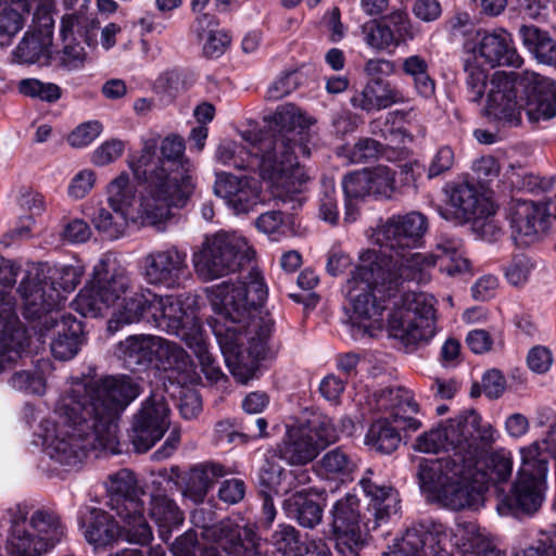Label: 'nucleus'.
Masks as SVG:
<instances>
[{
	"instance_id": "37",
	"label": "nucleus",
	"mask_w": 556,
	"mask_h": 556,
	"mask_svg": "<svg viewBox=\"0 0 556 556\" xmlns=\"http://www.w3.org/2000/svg\"><path fill=\"white\" fill-rule=\"evenodd\" d=\"M53 22L51 16L48 14L43 16V28L39 31L31 34L26 33L15 50L13 56L17 63L34 64L39 63L40 65L50 64L51 59V43L52 36L50 27Z\"/></svg>"
},
{
	"instance_id": "61",
	"label": "nucleus",
	"mask_w": 556,
	"mask_h": 556,
	"mask_svg": "<svg viewBox=\"0 0 556 556\" xmlns=\"http://www.w3.org/2000/svg\"><path fill=\"white\" fill-rule=\"evenodd\" d=\"M254 226L260 232L271 237L274 240L286 235L288 229L285 215L280 211H267L262 213L254 220Z\"/></svg>"
},
{
	"instance_id": "38",
	"label": "nucleus",
	"mask_w": 556,
	"mask_h": 556,
	"mask_svg": "<svg viewBox=\"0 0 556 556\" xmlns=\"http://www.w3.org/2000/svg\"><path fill=\"white\" fill-rule=\"evenodd\" d=\"M28 345L27 330L16 314L10 318L0 316V374L16 363Z\"/></svg>"
},
{
	"instance_id": "52",
	"label": "nucleus",
	"mask_w": 556,
	"mask_h": 556,
	"mask_svg": "<svg viewBox=\"0 0 556 556\" xmlns=\"http://www.w3.org/2000/svg\"><path fill=\"white\" fill-rule=\"evenodd\" d=\"M135 198V190L129 178L123 174L115 178L108 187V204L110 208L127 212Z\"/></svg>"
},
{
	"instance_id": "15",
	"label": "nucleus",
	"mask_w": 556,
	"mask_h": 556,
	"mask_svg": "<svg viewBox=\"0 0 556 556\" xmlns=\"http://www.w3.org/2000/svg\"><path fill=\"white\" fill-rule=\"evenodd\" d=\"M243 138L250 141L249 148L229 139L220 141L215 150V160L224 166L258 172L264 180L270 182L273 195L282 203H290L293 208L290 185L281 174L283 167H277V160L273 155L258 151V136L254 135L251 138L243 135Z\"/></svg>"
},
{
	"instance_id": "29",
	"label": "nucleus",
	"mask_w": 556,
	"mask_h": 556,
	"mask_svg": "<svg viewBox=\"0 0 556 556\" xmlns=\"http://www.w3.org/2000/svg\"><path fill=\"white\" fill-rule=\"evenodd\" d=\"M174 336L184 341L193 352L200 363L201 370L207 380L218 382L226 378L216 361V357L210 350L203 327L192 311L188 317H185V321Z\"/></svg>"
},
{
	"instance_id": "8",
	"label": "nucleus",
	"mask_w": 556,
	"mask_h": 556,
	"mask_svg": "<svg viewBox=\"0 0 556 556\" xmlns=\"http://www.w3.org/2000/svg\"><path fill=\"white\" fill-rule=\"evenodd\" d=\"M475 457L466 458L463 452H455L440 458H420L416 477L422 492L429 493L442 505L453 510L476 508L484 475L476 472V485H469Z\"/></svg>"
},
{
	"instance_id": "43",
	"label": "nucleus",
	"mask_w": 556,
	"mask_h": 556,
	"mask_svg": "<svg viewBox=\"0 0 556 556\" xmlns=\"http://www.w3.org/2000/svg\"><path fill=\"white\" fill-rule=\"evenodd\" d=\"M201 556H262L253 539L242 538L237 526L228 531L218 545H203Z\"/></svg>"
},
{
	"instance_id": "19",
	"label": "nucleus",
	"mask_w": 556,
	"mask_h": 556,
	"mask_svg": "<svg viewBox=\"0 0 556 556\" xmlns=\"http://www.w3.org/2000/svg\"><path fill=\"white\" fill-rule=\"evenodd\" d=\"M139 270L148 286L165 290L184 288L190 278L187 252L175 244L148 251L140 260Z\"/></svg>"
},
{
	"instance_id": "41",
	"label": "nucleus",
	"mask_w": 556,
	"mask_h": 556,
	"mask_svg": "<svg viewBox=\"0 0 556 556\" xmlns=\"http://www.w3.org/2000/svg\"><path fill=\"white\" fill-rule=\"evenodd\" d=\"M453 540L459 556H500V552L479 532L475 523L457 525Z\"/></svg>"
},
{
	"instance_id": "13",
	"label": "nucleus",
	"mask_w": 556,
	"mask_h": 556,
	"mask_svg": "<svg viewBox=\"0 0 556 556\" xmlns=\"http://www.w3.org/2000/svg\"><path fill=\"white\" fill-rule=\"evenodd\" d=\"M255 255L245 238L235 232L218 231L207 236L192 263L203 281H212L235 273L249 264Z\"/></svg>"
},
{
	"instance_id": "11",
	"label": "nucleus",
	"mask_w": 556,
	"mask_h": 556,
	"mask_svg": "<svg viewBox=\"0 0 556 556\" xmlns=\"http://www.w3.org/2000/svg\"><path fill=\"white\" fill-rule=\"evenodd\" d=\"M108 505L122 521V534L129 543L146 545L153 533L144 516L146 491L136 475L129 469H121L109 477Z\"/></svg>"
},
{
	"instance_id": "62",
	"label": "nucleus",
	"mask_w": 556,
	"mask_h": 556,
	"mask_svg": "<svg viewBox=\"0 0 556 556\" xmlns=\"http://www.w3.org/2000/svg\"><path fill=\"white\" fill-rule=\"evenodd\" d=\"M271 544L275 546L276 551L286 556L294 552H300L304 547L300 545L298 531L294 527L289 525L279 526L271 534Z\"/></svg>"
},
{
	"instance_id": "5",
	"label": "nucleus",
	"mask_w": 556,
	"mask_h": 556,
	"mask_svg": "<svg viewBox=\"0 0 556 556\" xmlns=\"http://www.w3.org/2000/svg\"><path fill=\"white\" fill-rule=\"evenodd\" d=\"M525 111L539 123L556 116V84L534 72H495L490 80L485 113L490 118L517 126Z\"/></svg>"
},
{
	"instance_id": "33",
	"label": "nucleus",
	"mask_w": 556,
	"mask_h": 556,
	"mask_svg": "<svg viewBox=\"0 0 556 556\" xmlns=\"http://www.w3.org/2000/svg\"><path fill=\"white\" fill-rule=\"evenodd\" d=\"M155 334H130L117 342L113 354L124 366L131 371H142L154 363Z\"/></svg>"
},
{
	"instance_id": "34",
	"label": "nucleus",
	"mask_w": 556,
	"mask_h": 556,
	"mask_svg": "<svg viewBox=\"0 0 556 556\" xmlns=\"http://www.w3.org/2000/svg\"><path fill=\"white\" fill-rule=\"evenodd\" d=\"M231 471L220 463L203 462L192 466L182 477L184 495L202 503L216 481Z\"/></svg>"
},
{
	"instance_id": "32",
	"label": "nucleus",
	"mask_w": 556,
	"mask_h": 556,
	"mask_svg": "<svg viewBox=\"0 0 556 556\" xmlns=\"http://www.w3.org/2000/svg\"><path fill=\"white\" fill-rule=\"evenodd\" d=\"M350 102L354 109L372 113L395 104H404L408 102V98L403 90L388 80H368L362 90L354 92Z\"/></svg>"
},
{
	"instance_id": "64",
	"label": "nucleus",
	"mask_w": 556,
	"mask_h": 556,
	"mask_svg": "<svg viewBox=\"0 0 556 556\" xmlns=\"http://www.w3.org/2000/svg\"><path fill=\"white\" fill-rule=\"evenodd\" d=\"M287 472L288 470L279 464L267 462L261 469L260 482L275 494H286Z\"/></svg>"
},
{
	"instance_id": "17",
	"label": "nucleus",
	"mask_w": 556,
	"mask_h": 556,
	"mask_svg": "<svg viewBox=\"0 0 556 556\" xmlns=\"http://www.w3.org/2000/svg\"><path fill=\"white\" fill-rule=\"evenodd\" d=\"M49 280L23 278L18 292L24 301V317L41 319L45 313L60 312L64 300L61 292H72L80 282L83 270L79 266L66 265L49 270Z\"/></svg>"
},
{
	"instance_id": "50",
	"label": "nucleus",
	"mask_w": 556,
	"mask_h": 556,
	"mask_svg": "<svg viewBox=\"0 0 556 556\" xmlns=\"http://www.w3.org/2000/svg\"><path fill=\"white\" fill-rule=\"evenodd\" d=\"M20 274V267L0 255V316L10 318L15 313V300L8 288H12Z\"/></svg>"
},
{
	"instance_id": "2",
	"label": "nucleus",
	"mask_w": 556,
	"mask_h": 556,
	"mask_svg": "<svg viewBox=\"0 0 556 556\" xmlns=\"http://www.w3.org/2000/svg\"><path fill=\"white\" fill-rule=\"evenodd\" d=\"M248 281H223L207 289L210 302L218 317L212 325L225 364L241 383L252 379L264 358L274 323L257 317L267 298V287L256 269Z\"/></svg>"
},
{
	"instance_id": "25",
	"label": "nucleus",
	"mask_w": 556,
	"mask_h": 556,
	"mask_svg": "<svg viewBox=\"0 0 556 556\" xmlns=\"http://www.w3.org/2000/svg\"><path fill=\"white\" fill-rule=\"evenodd\" d=\"M331 515L338 552L343 555H356L363 543L358 498L353 494H346L334 503Z\"/></svg>"
},
{
	"instance_id": "24",
	"label": "nucleus",
	"mask_w": 556,
	"mask_h": 556,
	"mask_svg": "<svg viewBox=\"0 0 556 556\" xmlns=\"http://www.w3.org/2000/svg\"><path fill=\"white\" fill-rule=\"evenodd\" d=\"M450 534L442 525L424 523L408 528L383 556H454L446 549Z\"/></svg>"
},
{
	"instance_id": "1",
	"label": "nucleus",
	"mask_w": 556,
	"mask_h": 556,
	"mask_svg": "<svg viewBox=\"0 0 556 556\" xmlns=\"http://www.w3.org/2000/svg\"><path fill=\"white\" fill-rule=\"evenodd\" d=\"M139 393V386L127 376L74 382L58 400L54 417L40 422L46 454L76 467L90 450L119 453L117 416Z\"/></svg>"
},
{
	"instance_id": "12",
	"label": "nucleus",
	"mask_w": 556,
	"mask_h": 556,
	"mask_svg": "<svg viewBox=\"0 0 556 556\" xmlns=\"http://www.w3.org/2000/svg\"><path fill=\"white\" fill-rule=\"evenodd\" d=\"M400 298L393 302L389 318V334L404 346H416L428 342L435 333V300L425 292L397 291Z\"/></svg>"
},
{
	"instance_id": "63",
	"label": "nucleus",
	"mask_w": 556,
	"mask_h": 556,
	"mask_svg": "<svg viewBox=\"0 0 556 556\" xmlns=\"http://www.w3.org/2000/svg\"><path fill=\"white\" fill-rule=\"evenodd\" d=\"M319 216L331 225H336L339 220L338 201L332 180L323 182L319 198Z\"/></svg>"
},
{
	"instance_id": "42",
	"label": "nucleus",
	"mask_w": 556,
	"mask_h": 556,
	"mask_svg": "<svg viewBox=\"0 0 556 556\" xmlns=\"http://www.w3.org/2000/svg\"><path fill=\"white\" fill-rule=\"evenodd\" d=\"M153 364L164 371L184 374L191 368L192 359L181 345L157 336Z\"/></svg>"
},
{
	"instance_id": "7",
	"label": "nucleus",
	"mask_w": 556,
	"mask_h": 556,
	"mask_svg": "<svg viewBox=\"0 0 556 556\" xmlns=\"http://www.w3.org/2000/svg\"><path fill=\"white\" fill-rule=\"evenodd\" d=\"M274 121L278 127L277 130L258 136L257 148L258 151L273 155L277 160V167H285L281 174L290 185L293 208H296L302 205V193L308 180L304 167L298 161V152L309 156L308 127L314 121L291 103L279 106Z\"/></svg>"
},
{
	"instance_id": "9",
	"label": "nucleus",
	"mask_w": 556,
	"mask_h": 556,
	"mask_svg": "<svg viewBox=\"0 0 556 556\" xmlns=\"http://www.w3.org/2000/svg\"><path fill=\"white\" fill-rule=\"evenodd\" d=\"M370 405L378 412L389 413L388 417L374 421L365 441L372 450L391 454L401 443L400 431H416L421 422L414 417L419 406L413 393L401 387L384 388L372 394Z\"/></svg>"
},
{
	"instance_id": "48",
	"label": "nucleus",
	"mask_w": 556,
	"mask_h": 556,
	"mask_svg": "<svg viewBox=\"0 0 556 556\" xmlns=\"http://www.w3.org/2000/svg\"><path fill=\"white\" fill-rule=\"evenodd\" d=\"M94 228L106 239L123 237L128 226V213L116 208L99 207L91 216Z\"/></svg>"
},
{
	"instance_id": "22",
	"label": "nucleus",
	"mask_w": 556,
	"mask_h": 556,
	"mask_svg": "<svg viewBox=\"0 0 556 556\" xmlns=\"http://www.w3.org/2000/svg\"><path fill=\"white\" fill-rule=\"evenodd\" d=\"M476 39L463 43L464 51L475 61L482 59L491 67H520L523 60L515 48L511 35L504 28L493 31L482 29Z\"/></svg>"
},
{
	"instance_id": "14",
	"label": "nucleus",
	"mask_w": 556,
	"mask_h": 556,
	"mask_svg": "<svg viewBox=\"0 0 556 556\" xmlns=\"http://www.w3.org/2000/svg\"><path fill=\"white\" fill-rule=\"evenodd\" d=\"M338 439L339 432L332 419L324 414H313L305 421L287 426L275 455L290 465L303 466Z\"/></svg>"
},
{
	"instance_id": "36",
	"label": "nucleus",
	"mask_w": 556,
	"mask_h": 556,
	"mask_svg": "<svg viewBox=\"0 0 556 556\" xmlns=\"http://www.w3.org/2000/svg\"><path fill=\"white\" fill-rule=\"evenodd\" d=\"M11 528L7 548L14 556H40L47 553V543L34 534L27 523L26 515L20 508L11 511Z\"/></svg>"
},
{
	"instance_id": "31",
	"label": "nucleus",
	"mask_w": 556,
	"mask_h": 556,
	"mask_svg": "<svg viewBox=\"0 0 556 556\" xmlns=\"http://www.w3.org/2000/svg\"><path fill=\"white\" fill-rule=\"evenodd\" d=\"M545 489L546 481L518 476L510 494L497 504V510L501 515L518 511L533 514L543 503Z\"/></svg>"
},
{
	"instance_id": "58",
	"label": "nucleus",
	"mask_w": 556,
	"mask_h": 556,
	"mask_svg": "<svg viewBox=\"0 0 556 556\" xmlns=\"http://www.w3.org/2000/svg\"><path fill=\"white\" fill-rule=\"evenodd\" d=\"M342 188L348 200H358L370 195L369 169L352 172L342 179Z\"/></svg>"
},
{
	"instance_id": "28",
	"label": "nucleus",
	"mask_w": 556,
	"mask_h": 556,
	"mask_svg": "<svg viewBox=\"0 0 556 556\" xmlns=\"http://www.w3.org/2000/svg\"><path fill=\"white\" fill-rule=\"evenodd\" d=\"M359 485L369 500L368 516H364L363 527L366 532L375 531L382 521L399 511V493L391 484L379 483L369 477H363Z\"/></svg>"
},
{
	"instance_id": "23",
	"label": "nucleus",
	"mask_w": 556,
	"mask_h": 556,
	"mask_svg": "<svg viewBox=\"0 0 556 556\" xmlns=\"http://www.w3.org/2000/svg\"><path fill=\"white\" fill-rule=\"evenodd\" d=\"M39 321L40 336L52 331L50 343L52 355L60 361H70L75 357L86 343V336L81 321L61 312L45 313Z\"/></svg>"
},
{
	"instance_id": "26",
	"label": "nucleus",
	"mask_w": 556,
	"mask_h": 556,
	"mask_svg": "<svg viewBox=\"0 0 556 556\" xmlns=\"http://www.w3.org/2000/svg\"><path fill=\"white\" fill-rule=\"evenodd\" d=\"M214 193L222 198L236 214H248L261 202V187L256 179L237 177L228 173L216 174Z\"/></svg>"
},
{
	"instance_id": "16",
	"label": "nucleus",
	"mask_w": 556,
	"mask_h": 556,
	"mask_svg": "<svg viewBox=\"0 0 556 556\" xmlns=\"http://www.w3.org/2000/svg\"><path fill=\"white\" fill-rule=\"evenodd\" d=\"M130 288L131 278L126 269L100 260L93 267L92 278L79 291L72 305L81 316L96 318L103 315Z\"/></svg>"
},
{
	"instance_id": "35",
	"label": "nucleus",
	"mask_w": 556,
	"mask_h": 556,
	"mask_svg": "<svg viewBox=\"0 0 556 556\" xmlns=\"http://www.w3.org/2000/svg\"><path fill=\"white\" fill-rule=\"evenodd\" d=\"M450 203L457 217L465 222L483 219L493 214L491 203L468 181L456 184L451 189Z\"/></svg>"
},
{
	"instance_id": "53",
	"label": "nucleus",
	"mask_w": 556,
	"mask_h": 556,
	"mask_svg": "<svg viewBox=\"0 0 556 556\" xmlns=\"http://www.w3.org/2000/svg\"><path fill=\"white\" fill-rule=\"evenodd\" d=\"M363 39L365 43L374 50L383 51L390 47H395V39L391 30L382 21H371L362 27Z\"/></svg>"
},
{
	"instance_id": "10",
	"label": "nucleus",
	"mask_w": 556,
	"mask_h": 556,
	"mask_svg": "<svg viewBox=\"0 0 556 556\" xmlns=\"http://www.w3.org/2000/svg\"><path fill=\"white\" fill-rule=\"evenodd\" d=\"M191 311L172 295H159L150 290L124 296L108 323L112 334L123 326L141 320L174 336Z\"/></svg>"
},
{
	"instance_id": "40",
	"label": "nucleus",
	"mask_w": 556,
	"mask_h": 556,
	"mask_svg": "<svg viewBox=\"0 0 556 556\" xmlns=\"http://www.w3.org/2000/svg\"><path fill=\"white\" fill-rule=\"evenodd\" d=\"M311 492L312 489L296 491L282 503V509L287 517L307 529L319 525L324 513L320 504L311 498Z\"/></svg>"
},
{
	"instance_id": "39",
	"label": "nucleus",
	"mask_w": 556,
	"mask_h": 556,
	"mask_svg": "<svg viewBox=\"0 0 556 556\" xmlns=\"http://www.w3.org/2000/svg\"><path fill=\"white\" fill-rule=\"evenodd\" d=\"M79 522L87 542L97 547L111 544L118 535L127 541L114 518L100 508H88L87 513L80 517Z\"/></svg>"
},
{
	"instance_id": "44",
	"label": "nucleus",
	"mask_w": 556,
	"mask_h": 556,
	"mask_svg": "<svg viewBox=\"0 0 556 556\" xmlns=\"http://www.w3.org/2000/svg\"><path fill=\"white\" fill-rule=\"evenodd\" d=\"M150 517L159 527L163 539L184 522V514L177 504L163 494L151 495Z\"/></svg>"
},
{
	"instance_id": "18",
	"label": "nucleus",
	"mask_w": 556,
	"mask_h": 556,
	"mask_svg": "<svg viewBox=\"0 0 556 556\" xmlns=\"http://www.w3.org/2000/svg\"><path fill=\"white\" fill-rule=\"evenodd\" d=\"M492 433L491 424L483 422L477 412L468 410L419 435L414 446L422 453H438L441 450L451 454L457 451L465 453L471 438L489 443Z\"/></svg>"
},
{
	"instance_id": "3",
	"label": "nucleus",
	"mask_w": 556,
	"mask_h": 556,
	"mask_svg": "<svg viewBox=\"0 0 556 556\" xmlns=\"http://www.w3.org/2000/svg\"><path fill=\"white\" fill-rule=\"evenodd\" d=\"M185 150L184 138L169 134L161 142L156 136L144 139L139 154L130 156L129 168L143 185L136 211L142 226L164 224L170 208L185 206L192 194L194 167Z\"/></svg>"
},
{
	"instance_id": "21",
	"label": "nucleus",
	"mask_w": 556,
	"mask_h": 556,
	"mask_svg": "<svg viewBox=\"0 0 556 556\" xmlns=\"http://www.w3.org/2000/svg\"><path fill=\"white\" fill-rule=\"evenodd\" d=\"M492 434V441L489 443L478 438H471L470 442L467 443V450L465 452L466 458L475 457L472 470L468 472L469 485H476V472L485 476L479 494V505L483 500V493L486 491L488 484L490 482L506 481L513 471V458L509 451L500 448L488 455V450L497 438V432L494 428Z\"/></svg>"
},
{
	"instance_id": "59",
	"label": "nucleus",
	"mask_w": 556,
	"mask_h": 556,
	"mask_svg": "<svg viewBox=\"0 0 556 556\" xmlns=\"http://www.w3.org/2000/svg\"><path fill=\"white\" fill-rule=\"evenodd\" d=\"M382 22L391 30V34L395 39V47H399L407 40L414 39L415 33L406 12L401 10L391 12L382 20Z\"/></svg>"
},
{
	"instance_id": "45",
	"label": "nucleus",
	"mask_w": 556,
	"mask_h": 556,
	"mask_svg": "<svg viewBox=\"0 0 556 556\" xmlns=\"http://www.w3.org/2000/svg\"><path fill=\"white\" fill-rule=\"evenodd\" d=\"M402 72L413 80L414 90L424 99L435 93V81L429 73L428 62L419 54L409 55L402 61Z\"/></svg>"
},
{
	"instance_id": "4",
	"label": "nucleus",
	"mask_w": 556,
	"mask_h": 556,
	"mask_svg": "<svg viewBox=\"0 0 556 556\" xmlns=\"http://www.w3.org/2000/svg\"><path fill=\"white\" fill-rule=\"evenodd\" d=\"M433 265V257L416 254L402 262L401 271L397 273L380 264L376 251L367 250L361 253L358 265L343 287L349 301L345 323L351 336L355 340L371 337V331L379 327L387 306L384 300L378 299L377 293L396 299L403 283L429 282Z\"/></svg>"
},
{
	"instance_id": "49",
	"label": "nucleus",
	"mask_w": 556,
	"mask_h": 556,
	"mask_svg": "<svg viewBox=\"0 0 556 556\" xmlns=\"http://www.w3.org/2000/svg\"><path fill=\"white\" fill-rule=\"evenodd\" d=\"M213 513L204 508H197L191 513L190 519L194 528L200 530L201 538L207 542L206 545H218L233 528L230 520L213 522Z\"/></svg>"
},
{
	"instance_id": "6",
	"label": "nucleus",
	"mask_w": 556,
	"mask_h": 556,
	"mask_svg": "<svg viewBox=\"0 0 556 556\" xmlns=\"http://www.w3.org/2000/svg\"><path fill=\"white\" fill-rule=\"evenodd\" d=\"M427 230L426 217L417 212L405 215L393 216L378 232L377 241L382 249L378 254L379 263L386 267L400 273L402 262L412 255L431 256L434 265H438L442 273L455 276L469 270V261L463 251V241L446 233L440 235L430 254L419 252L410 253L409 250L418 245L421 237Z\"/></svg>"
},
{
	"instance_id": "57",
	"label": "nucleus",
	"mask_w": 556,
	"mask_h": 556,
	"mask_svg": "<svg viewBox=\"0 0 556 556\" xmlns=\"http://www.w3.org/2000/svg\"><path fill=\"white\" fill-rule=\"evenodd\" d=\"M464 71L466 73V84L471 94L470 99L478 102L483 97L488 73L470 55L464 60Z\"/></svg>"
},
{
	"instance_id": "20",
	"label": "nucleus",
	"mask_w": 556,
	"mask_h": 556,
	"mask_svg": "<svg viewBox=\"0 0 556 556\" xmlns=\"http://www.w3.org/2000/svg\"><path fill=\"white\" fill-rule=\"evenodd\" d=\"M169 425V407L164 395L152 393L132 417L129 440L135 451H149L163 438Z\"/></svg>"
},
{
	"instance_id": "30",
	"label": "nucleus",
	"mask_w": 556,
	"mask_h": 556,
	"mask_svg": "<svg viewBox=\"0 0 556 556\" xmlns=\"http://www.w3.org/2000/svg\"><path fill=\"white\" fill-rule=\"evenodd\" d=\"M510 227L523 243L532 242L547 228L548 214L544 205L533 201L513 199L508 208Z\"/></svg>"
},
{
	"instance_id": "46",
	"label": "nucleus",
	"mask_w": 556,
	"mask_h": 556,
	"mask_svg": "<svg viewBox=\"0 0 556 556\" xmlns=\"http://www.w3.org/2000/svg\"><path fill=\"white\" fill-rule=\"evenodd\" d=\"M29 527L38 532L37 536L46 541L47 552L52 549L65 534L60 516L50 509H37L30 517Z\"/></svg>"
},
{
	"instance_id": "27",
	"label": "nucleus",
	"mask_w": 556,
	"mask_h": 556,
	"mask_svg": "<svg viewBox=\"0 0 556 556\" xmlns=\"http://www.w3.org/2000/svg\"><path fill=\"white\" fill-rule=\"evenodd\" d=\"M99 23L87 16L67 15L62 18L61 36L65 41L61 55V64L67 70L77 68L84 61L85 52L79 42L83 40L91 47L97 43Z\"/></svg>"
},
{
	"instance_id": "60",
	"label": "nucleus",
	"mask_w": 556,
	"mask_h": 556,
	"mask_svg": "<svg viewBox=\"0 0 556 556\" xmlns=\"http://www.w3.org/2000/svg\"><path fill=\"white\" fill-rule=\"evenodd\" d=\"M10 386L28 394L41 395L46 390V381L41 374L30 370H20L12 375Z\"/></svg>"
},
{
	"instance_id": "47",
	"label": "nucleus",
	"mask_w": 556,
	"mask_h": 556,
	"mask_svg": "<svg viewBox=\"0 0 556 556\" xmlns=\"http://www.w3.org/2000/svg\"><path fill=\"white\" fill-rule=\"evenodd\" d=\"M521 465L518 476L546 481L548 454L538 440L520 448Z\"/></svg>"
},
{
	"instance_id": "56",
	"label": "nucleus",
	"mask_w": 556,
	"mask_h": 556,
	"mask_svg": "<svg viewBox=\"0 0 556 556\" xmlns=\"http://www.w3.org/2000/svg\"><path fill=\"white\" fill-rule=\"evenodd\" d=\"M446 30L453 38H463L466 40L476 39L477 33L481 31V28L476 27L473 17L467 11L457 10L446 21Z\"/></svg>"
},
{
	"instance_id": "54",
	"label": "nucleus",
	"mask_w": 556,
	"mask_h": 556,
	"mask_svg": "<svg viewBox=\"0 0 556 556\" xmlns=\"http://www.w3.org/2000/svg\"><path fill=\"white\" fill-rule=\"evenodd\" d=\"M18 91L27 97L46 102H55L61 98V88L53 83H43L36 78H25L18 83Z\"/></svg>"
},
{
	"instance_id": "55",
	"label": "nucleus",
	"mask_w": 556,
	"mask_h": 556,
	"mask_svg": "<svg viewBox=\"0 0 556 556\" xmlns=\"http://www.w3.org/2000/svg\"><path fill=\"white\" fill-rule=\"evenodd\" d=\"M370 195L381 199H390L395 192V173L387 166H378L369 169Z\"/></svg>"
},
{
	"instance_id": "51",
	"label": "nucleus",
	"mask_w": 556,
	"mask_h": 556,
	"mask_svg": "<svg viewBox=\"0 0 556 556\" xmlns=\"http://www.w3.org/2000/svg\"><path fill=\"white\" fill-rule=\"evenodd\" d=\"M319 466L328 476L346 478L355 470L356 462L344 448L334 447L323 455Z\"/></svg>"
}]
</instances>
